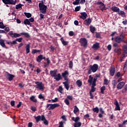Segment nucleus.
Returning <instances> with one entry per match:
<instances>
[{
    "label": "nucleus",
    "instance_id": "obj_1",
    "mask_svg": "<svg viewBox=\"0 0 127 127\" xmlns=\"http://www.w3.org/2000/svg\"><path fill=\"white\" fill-rule=\"evenodd\" d=\"M34 118L35 120H36V122L38 123L40 121H42V122H43L44 125H46V126H48V121L46 120V118H45V116L44 115H39L38 116H34Z\"/></svg>",
    "mask_w": 127,
    "mask_h": 127
},
{
    "label": "nucleus",
    "instance_id": "obj_2",
    "mask_svg": "<svg viewBox=\"0 0 127 127\" xmlns=\"http://www.w3.org/2000/svg\"><path fill=\"white\" fill-rule=\"evenodd\" d=\"M39 7L40 10H41V12L42 13H43L44 14H45L46 13V10L47 9V6L46 5L44 4L43 2L42 3H39Z\"/></svg>",
    "mask_w": 127,
    "mask_h": 127
},
{
    "label": "nucleus",
    "instance_id": "obj_3",
    "mask_svg": "<svg viewBox=\"0 0 127 127\" xmlns=\"http://www.w3.org/2000/svg\"><path fill=\"white\" fill-rule=\"evenodd\" d=\"M35 84L36 85H34V86L36 88V89H39L40 90L44 91V84L41 81H36L35 82Z\"/></svg>",
    "mask_w": 127,
    "mask_h": 127
},
{
    "label": "nucleus",
    "instance_id": "obj_4",
    "mask_svg": "<svg viewBox=\"0 0 127 127\" xmlns=\"http://www.w3.org/2000/svg\"><path fill=\"white\" fill-rule=\"evenodd\" d=\"M125 39V36L124 34H121L119 36H117L115 38V41L117 43H121V42H124Z\"/></svg>",
    "mask_w": 127,
    "mask_h": 127
},
{
    "label": "nucleus",
    "instance_id": "obj_5",
    "mask_svg": "<svg viewBox=\"0 0 127 127\" xmlns=\"http://www.w3.org/2000/svg\"><path fill=\"white\" fill-rule=\"evenodd\" d=\"M79 42L81 46L83 47H87L88 46V41L85 38H81L79 40Z\"/></svg>",
    "mask_w": 127,
    "mask_h": 127
},
{
    "label": "nucleus",
    "instance_id": "obj_6",
    "mask_svg": "<svg viewBox=\"0 0 127 127\" xmlns=\"http://www.w3.org/2000/svg\"><path fill=\"white\" fill-rule=\"evenodd\" d=\"M89 68L93 73H96L98 71V69H99V65L97 64H94L93 65H90Z\"/></svg>",
    "mask_w": 127,
    "mask_h": 127
},
{
    "label": "nucleus",
    "instance_id": "obj_7",
    "mask_svg": "<svg viewBox=\"0 0 127 127\" xmlns=\"http://www.w3.org/2000/svg\"><path fill=\"white\" fill-rule=\"evenodd\" d=\"M96 4H98L99 6V8L100 10L102 11H104V10H107V8H106V6L105 4L102 1H98L96 3Z\"/></svg>",
    "mask_w": 127,
    "mask_h": 127
},
{
    "label": "nucleus",
    "instance_id": "obj_8",
    "mask_svg": "<svg viewBox=\"0 0 127 127\" xmlns=\"http://www.w3.org/2000/svg\"><path fill=\"white\" fill-rule=\"evenodd\" d=\"M8 35L12 38H13V37L16 38L17 37H20V36H21V33L20 34H17L16 33H13V31H11L8 33Z\"/></svg>",
    "mask_w": 127,
    "mask_h": 127
},
{
    "label": "nucleus",
    "instance_id": "obj_9",
    "mask_svg": "<svg viewBox=\"0 0 127 127\" xmlns=\"http://www.w3.org/2000/svg\"><path fill=\"white\" fill-rule=\"evenodd\" d=\"M123 54H122V58L127 57V45H123Z\"/></svg>",
    "mask_w": 127,
    "mask_h": 127
},
{
    "label": "nucleus",
    "instance_id": "obj_10",
    "mask_svg": "<svg viewBox=\"0 0 127 127\" xmlns=\"http://www.w3.org/2000/svg\"><path fill=\"white\" fill-rule=\"evenodd\" d=\"M4 4H15L16 1L13 0H2Z\"/></svg>",
    "mask_w": 127,
    "mask_h": 127
},
{
    "label": "nucleus",
    "instance_id": "obj_11",
    "mask_svg": "<svg viewBox=\"0 0 127 127\" xmlns=\"http://www.w3.org/2000/svg\"><path fill=\"white\" fill-rule=\"evenodd\" d=\"M109 72L110 76L113 77V76H114L115 75V73H116V67H115V66L113 65L110 67Z\"/></svg>",
    "mask_w": 127,
    "mask_h": 127
},
{
    "label": "nucleus",
    "instance_id": "obj_12",
    "mask_svg": "<svg viewBox=\"0 0 127 127\" xmlns=\"http://www.w3.org/2000/svg\"><path fill=\"white\" fill-rule=\"evenodd\" d=\"M6 78L8 81H12L13 80V78H14L15 76L13 74H11L8 72H6Z\"/></svg>",
    "mask_w": 127,
    "mask_h": 127
},
{
    "label": "nucleus",
    "instance_id": "obj_13",
    "mask_svg": "<svg viewBox=\"0 0 127 127\" xmlns=\"http://www.w3.org/2000/svg\"><path fill=\"white\" fill-rule=\"evenodd\" d=\"M115 77H118V78H120V77H121L118 80V83H120V82H121V81H123V78L122 77H123V76H124V75L121 74V72L118 71L117 72L116 74L115 75Z\"/></svg>",
    "mask_w": 127,
    "mask_h": 127
},
{
    "label": "nucleus",
    "instance_id": "obj_14",
    "mask_svg": "<svg viewBox=\"0 0 127 127\" xmlns=\"http://www.w3.org/2000/svg\"><path fill=\"white\" fill-rule=\"evenodd\" d=\"M91 22H92V20L91 19V18H89L85 19L83 23L85 24V25H87V26H89V25L91 24Z\"/></svg>",
    "mask_w": 127,
    "mask_h": 127
},
{
    "label": "nucleus",
    "instance_id": "obj_15",
    "mask_svg": "<svg viewBox=\"0 0 127 127\" xmlns=\"http://www.w3.org/2000/svg\"><path fill=\"white\" fill-rule=\"evenodd\" d=\"M60 106L59 104H51L50 107L49 108L48 110L50 111V110H54L55 108H57V107H59Z\"/></svg>",
    "mask_w": 127,
    "mask_h": 127
},
{
    "label": "nucleus",
    "instance_id": "obj_16",
    "mask_svg": "<svg viewBox=\"0 0 127 127\" xmlns=\"http://www.w3.org/2000/svg\"><path fill=\"white\" fill-rule=\"evenodd\" d=\"M50 74L53 78H55V77H56V75H57V69L51 70L50 71Z\"/></svg>",
    "mask_w": 127,
    "mask_h": 127
},
{
    "label": "nucleus",
    "instance_id": "obj_17",
    "mask_svg": "<svg viewBox=\"0 0 127 127\" xmlns=\"http://www.w3.org/2000/svg\"><path fill=\"white\" fill-rule=\"evenodd\" d=\"M80 14L81 15L80 16V18H81V19H86L88 16V14L87 13H86V12H81Z\"/></svg>",
    "mask_w": 127,
    "mask_h": 127
},
{
    "label": "nucleus",
    "instance_id": "obj_18",
    "mask_svg": "<svg viewBox=\"0 0 127 127\" xmlns=\"http://www.w3.org/2000/svg\"><path fill=\"white\" fill-rule=\"evenodd\" d=\"M92 48L94 49V50H98L99 48H100V43L96 42L92 46Z\"/></svg>",
    "mask_w": 127,
    "mask_h": 127
},
{
    "label": "nucleus",
    "instance_id": "obj_19",
    "mask_svg": "<svg viewBox=\"0 0 127 127\" xmlns=\"http://www.w3.org/2000/svg\"><path fill=\"white\" fill-rule=\"evenodd\" d=\"M114 105L116 106L115 111H121V107H120V105L119 104V102H118V100H115Z\"/></svg>",
    "mask_w": 127,
    "mask_h": 127
},
{
    "label": "nucleus",
    "instance_id": "obj_20",
    "mask_svg": "<svg viewBox=\"0 0 127 127\" xmlns=\"http://www.w3.org/2000/svg\"><path fill=\"white\" fill-rule=\"evenodd\" d=\"M125 82L122 81V82H120L119 83H118V84L117 86V89H123V87H124V86H125Z\"/></svg>",
    "mask_w": 127,
    "mask_h": 127
},
{
    "label": "nucleus",
    "instance_id": "obj_21",
    "mask_svg": "<svg viewBox=\"0 0 127 127\" xmlns=\"http://www.w3.org/2000/svg\"><path fill=\"white\" fill-rule=\"evenodd\" d=\"M0 45L3 48L7 49L6 46L5 45V43H4V40L0 39Z\"/></svg>",
    "mask_w": 127,
    "mask_h": 127
},
{
    "label": "nucleus",
    "instance_id": "obj_22",
    "mask_svg": "<svg viewBox=\"0 0 127 127\" xmlns=\"http://www.w3.org/2000/svg\"><path fill=\"white\" fill-rule=\"evenodd\" d=\"M119 15H121L122 17H126L127 15H126V12L123 10H119L118 12Z\"/></svg>",
    "mask_w": 127,
    "mask_h": 127
},
{
    "label": "nucleus",
    "instance_id": "obj_23",
    "mask_svg": "<svg viewBox=\"0 0 127 127\" xmlns=\"http://www.w3.org/2000/svg\"><path fill=\"white\" fill-rule=\"evenodd\" d=\"M111 10L114 11V12H118L120 11V8L117 7V6H113L111 8Z\"/></svg>",
    "mask_w": 127,
    "mask_h": 127
},
{
    "label": "nucleus",
    "instance_id": "obj_24",
    "mask_svg": "<svg viewBox=\"0 0 127 127\" xmlns=\"http://www.w3.org/2000/svg\"><path fill=\"white\" fill-rule=\"evenodd\" d=\"M54 79L56 80V81H60L61 79H62V76L61 75V74L58 73L56 75V76L54 77Z\"/></svg>",
    "mask_w": 127,
    "mask_h": 127
},
{
    "label": "nucleus",
    "instance_id": "obj_25",
    "mask_svg": "<svg viewBox=\"0 0 127 127\" xmlns=\"http://www.w3.org/2000/svg\"><path fill=\"white\" fill-rule=\"evenodd\" d=\"M30 52V44H28L26 46V54H28Z\"/></svg>",
    "mask_w": 127,
    "mask_h": 127
},
{
    "label": "nucleus",
    "instance_id": "obj_26",
    "mask_svg": "<svg viewBox=\"0 0 127 127\" xmlns=\"http://www.w3.org/2000/svg\"><path fill=\"white\" fill-rule=\"evenodd\" d=\"M24 24H25V25H30V26H31V25H32V24L31 23H30V21H29L28 19H25L24 20Z\"/></svg>",
    "mask_w": 127,
    "mask_h": 127
},
{
    "label": "nucleus",
    "instance_id": "obj_27",
    "mask_svg": "<svg viewBox=\"0 0 127 127\" xmlns=\"http://www.w3.org/2000/svg\"><path fill=\"white\" fill-rule=\"evenodd\" d=\"M114 52L115 53H117V54L118 55H121V54H122V49H121L116 48L114 50Z\"/></svg>",
    "mask_w": 127,
    "mask_h": 127
},
{
    "label": "nucleus",
    "instance_id": "obj_28",
    "mask_svg": "<svg viewBox=\"0 0 127 127\" xmlns=\"http://www.w3.org/2000/svg\"><path fill=\"white\" fill-rule=\"evenodd\" d=\"M62 76L63 77V78L68 77L69 76V72H68L67 70H65L64 72L62 73Z\"/></svg>",
    "mask_w": 127,
    "mask_h": 127
},
{
    "label": "nucleus",
    "instance_id": "obj_29",
    "mask_svg": "<svg viewBox=\"0 0 127 127\" xmlns=\"http://www.w3.org/2000/svg\"><path fill=\"white\" fill-rule=\"evenodd\" d=\"M36 61L38 63H41V61H42V55H40L38 56L36 59Z\"/></svg>",
    "mask_w": 127,
    "mask_h": 127
},
{
    "label": "nucleus",
    "instance_id": "obj_30",
    "mask_svg": "<svg viewBox=\"0 0 127 127\" xmlns=\"http://www.w3.org/2000/svg\"><path fill=\"white\" fill-rule=\"evenodd\" d=\"M61 41L62 43L63 44V45H64V46H66V45H68V42L65 41V40H64V38H61Z\"/></svg>",
    "mask_w": 127,
    "mask_h": 127
},
{
    "label": "nucleus",
    "instance_id": "obj_31",
    "mask_svg": "<svg viewBox=\"0 0 127 127\" xmlns=\"http://www.w3.org/2000/svg\"><path fill=\"white\" fill-rule=\"evenodd\" d=\"M63 85H64V88H65L66 90L67 91L69 90V82H63Z\"/></svg>",
    "mask_w": 127,
    "mask_h": 127
},
{
    "label": "nucleus",
    "instance_id": "obj_32",
    "mask_svg": "<svg viewBox=\"0 0 127 127\" xmlns=\"http://www.w3.org/2000/svg\"><path fill=\"white\" fill-rule=\"evenodd\" d=\"M30 100L32 102H33L34 103H37V99L35 98V96H32L30 97Z\"/></svg>",
    "mask_w": 127,
    "mask_h": 127
},
{
    "label": "nucleus",
    "instance_id": "obj_33",
    "mask_svg": "<svg viewBox=\"0 0 127 127\" xmlns=\"http://www.w3.org/2000/svg\"><path fill=\"white\" fill-rule=\"evenodd\" d=\"M76 85H77L78 87H79V88L81 87L82 86V82L81 81V80H77L76 81Z\"/></svg>",
    "mask_w": 127,
    "mask_h": 127
},
{
    "label": "nucleus",
    "instance_id": "obj_34",
    "mask_svg": "<svg viewBox=\"0 0 127 127\" xmlns=\"http://www.w3.org/2000/svg\"><path fill=\"white\" fill-rule=\"evenodd\" d=\"M81 126H82L81 122H76L74 124V127H81Z\"/></svg>",
    "mask_w": 127,
    "mask_h": 127
},
{
    "label": "nucleus",
    "instance_id": "obj_35",
    "mask_svg": "<svg viewBox=\"0 0 127 127\" xmlns=\"http://www.w3.org/2000/svg\"><path fill=\"white\" fill-rule=\"evenodd\" d=\"M90 30L92 33L94 34L95 33V32L96 31V28L94 27H93L92 26H90Z\"/></svg>",
    "mask_w": 127,
    "mask_h": 127
},
{
    "label": "nucleus",
    "instance_id": "obj_36",
    "mask_svg": "<svg viewBox=\"0 0 127 127\" xmlns=\"http://www.w3.org/2000/svg\"><path fill=\"white\" fill-rule=\"evenodd\" d=\"M87 82H88V83H89L90 85H91V84H92V83L93 82V77L92 76V75H89V79H88Z\"/></svg>",
    "mask_w": 127,
    "mask_h": 127
},
{
    "label": "nucleus",
    "instance_id": "obj_37",
    "mask_svg": "<svg viewBox=\"0 0 127 127\" xmlns=\"http://www.w3.org/2000/svg\"><path fill=\"white\" fill-rule=\"evenodd\" d=\"M106 90V86H103L100 88L101 93L102 94H105V91Z\"/></svg>",
    "mask_w": 127,
    "mask_h": 127
},
{
    "label": "nucleus",
    "instance_id": "obj_38",
    "mask_svg": "<svg viewBox=\"0 0 127 127\" xmlns=\"http://www.w3.org/2000/svg\"><path fill=\"white\" fill-rule=\"evenodd\" d=\"M127 61L125 63V64L123 67V71L125 72H127Z\"/></svg>",
    "mask_w": 127,
    "mask_h": 127
},
{
    "label": "nucleus",
    "instance_id": "obj_39",
    "mask_svg": "<svg viewBox=\"0 0 127 127\" xmlns=\"http://www.w3.org/2000/svg\"><path fill=\"white\" fill-rule=\"evenodd\" d=\"M97 78H94L93 79V82H92V86L91 87H95V86L96 85V82H97Z\"/></svg>",
    "mask_w": 127,
    "mask_h": 127
},
{
    "label": "nucleus",
    "instance_id": "obj_40",
    "mask_svg": "<svg viewBox=\"0 0 127 127\" xmlns=\"http://www.w3.org/2000/svg\"><path fill=\"white\" fill-rule=\"evenodd\" d=\"M21 35H24V36L27 38H28L30 37V35H29L28 33H21Z\"/></svg>",
    "mask_w": 127,
    "mask_h": 127
},
{
    "label": "nucleus",
    "instance_id": "obj_41",
    "mask_svg": "<svg viewBox=\"0 0 127 127\" xmlns=\"http://www.w3.org/2000/svg\"><path fill=\"white\" fill-rule=\"evenodd\" d=\"M24 13L25 16H26V17H27V18H30V17H31V16H32V15L30 13L24 12Z\"/></svg>",
    "mask_w": 127,
    "mask_h": 127
},
{
    "label": "nucleus",
    "instance_id": "obj_42",
    "mask_svg": "<svg viewBox=\"0 0 127 127\" xmlns=\"http://www.w3.org/2000/svg\"><path fill=\"white\" fill-rule=\"evenodd\" d=\"M78 112H79V108H78L77 106L75 105V106H74L73 113H74V114H77V113H78Z\"/></svg>",
    "mask_w": 127,
    "mask_h": 127
},
{
    "label": "nucleus",
    "instance_id": "obj_43",
    "mask_svg": "<svg viewBox=\"0 0 127 127\" xmlns=\"http://www.w3.org/2000/svg\"><path fill=\"white\" fill-rule=\"evenodd\" d=\"M58 92H59L61 94H63L62 92L63 91V87L61 86H60L59 88L58 89Z\"/></svg>",
    "mask_w": 127,
    "mask_h": 127
},
{
    "label": "nucleus",
    "instance_id": "obj_44",
    "mask_svg": "<svg viewBox=\"0 0 127 127\" xmlns=\"http://www.w3.org/2000/svg\"><path fill=\"white\" fill-rule=\"evenodd\" d=\"M15 8L16 9H19L20 8H22V4H21V3H19L18 4H17L16 5Z\"/></svg>",
    "mask_w": 127,
    "mask_h": 127
},
{
    "label": "nucleus",
    "instance_id": "obj_45",
    "mask_svg": "<svg viewBox=\"0 0 127 127\" xmlns=\"http://www.w3.org/2000/svg\"><path fill=\"white\" fill-rule=\"evenodd\" d=\"M92 111L94 112V113H96V114H98V113H99V108L98 107H95L92 109Z\"/></svg>",
    "mask_w": 127,
    "mask_h": 127
},
{
    "label": "nucleus",
    "instance_id": "obj_46",
    "mask_svg": "<svg viewBox=\"0 0 127 127\" xmlns=\"http://www.w3.org/2000/svg\"><path fill=\"white\" fill-rule=\"evenodd\" d=\"M80 3V0H75V1L72 2V4H74V5H78Z\"/></svg>",
    "mask_w": 127,
    "mask_h": 127
},
{
    "label": "nucleus",
    "instance_id": "obj_47",
    "mask_svg": "<svg viewBox=\"0 0 127 127\" xmlns=\"http://www.w3.org/2000/svg\"><path fill=\"white\" fill-rule=\"evenodd\" d=\"M4 27H5V26L3 25V23L2 22H0V28L3 29H4Z\"/></svg>",
    "mask_w": 127,
    "mask_h": 127
},
{
    "label": "nucleus",
    "instance_id": "obj_48",
    "mask_svg": "<svg viewBox=\"0 0 127 127\" xmlns=\"http://www.w3.org/2000/svg\"><path fill=\"white\" fill-rule=\"evenodd\" d=\"M69 68L72 69L73 68V62L70 61L69 63Z\"/></svg>",
    "mask_w": 127,
    "mask_h": 127
},
{
    "label": "nucleus",
    "instance_id": "obj_49",
    "mask_svg": "<svg viewBox=\"0 0 127 127\" xmlns=\"http://www.w3.org/2000/svg\"><path fill=\"white\" fill-rule=\"evenodd\" d=\"M39 99H43V101H45V98H44V96H42V94H40L38 96Z\"/></svg>",
    "mask_w": 127,
    "mask_h": 127
},
{
    "label": "nucleus",
    "instance_id": "obj_50",
    "mask_svg": "<svg viewBox=\"0 0 127 127\" xmlns=\"http://www.w3.org/2000/svg\"><path fill=\"white\" fill-rule=\"evenodd\" d=\"M64 103L67 105V106H69V105H70V102H69V100H68V99H65L64 100Z\"/></svg>",
    "mask_w": 127,
    "mask_h": 127
},
{
    "label": "nucleus",
    "instance_id": "obj_51",
    "mask_svg": "<svg viewBox=\"0 0 127 127\" xmlns=\"http://www.w3.org/2000/svg\"><path fill=\"white\" fill-rule=\"evenodd\" d=\"M81 9V6H77L75 8V11H79Z\"/></svg>",
    "mask_w": 127,
    "mask_h": 127
},
{
    "label": "nucleus",
    "instance_id": "obj_52",
    "mask_svg": "<svg viewBox=\"0 0 127 127\" xmlns=\"http://www.w3.org/2000/svg\"><path fill=\"white\" fill-rule=\"evenodd\" d=\"M95 91H96V88L91 86V88L90 92L91 93H94V92H95Z\"/></svg>",
    "mask_w": 127,
    "mask_h": 127
},
{
    "label": "nucleus",
    "instance_id": "obj_53",
    "mask_svg": "<svg viewBox=\"0 0 127 127\" xmlns=\"http://www.w3.org/2000/svg\"><path fill=\"white\" fill-rule=\"evenodd\" d=\"M65 82H63V83H69V79L68 78V77H64Z\"/></svg>",
    "mask_w": 127,
    "mask_h": 127
},
{
    "label": "nucleus",
    "instance_id": "obj_54",
    "mask_svg": "<svg viewBox=\"0 0 127 127\" xmlns=\"http://www.w3.org/2000/svg\"><path fill=\"white\" fill-rule=\"evenodd\" d=\"M22 40H23V38L21 37L16 39V41H17L18 42H22Z\"/></svg>",
    "mask_w": 127,
    "mask_h": 127
},
{
    "label": "nucleus",
    "instance_id": "obj_55",
    "mask_svg": "<svg viewBox=\"0 0 127 127\" xmlns=\"http://www.w3.org/2000/svg\"><path fill=\"white\" fill-rule=\"evenodd\" d=\"M67 99H68V100H70V101H73V96L68 95L67 96Z\"/></svg>",
    "mask_w": 127,
    "mask_h": 127
},
{
    "label": "nucleus",
    "instance_id": "obj_56",
    "mask_svg": "<svg viewBox=\"0 0 127 127\" xmlns=\"http://www.w3.org/2000/svg\"><path fill=\"white\" fill-rule=\"evenodd\" d=\"M107 49L108 51H111L112 50V45H108L107 46Z\"/></svg>",
    "mask_w": 127,
    "mask_h": 127
},
{
    "label": "nucleus",
    "instance_id": "obj_57",
    "mask_svg": "<svg viewBox=\"0 0 127 127\" xmlns=\"http://www.w3.org/2000/svg\"><path fill=\"white\" fill-rule=\"evenodd\" d=\"M16 40L13 41L12 42H11V46H12L13 45L17 44V43L16 42Z\"/></svg>",
    "mask_w": 127,
    "mask_h": 127
},
{
    "label": "nucleus",
    "instance_id": "obj_58",
    "mask_svg": "<svg viewBox=\"0 0 127 127\" xmlns=\"http://www.w3.org/2000/svg\"><path fill=\"white\" fill-rule=\"evenodd\" d=\"M10 105H11V107H14V106L15 105V102L13 100L11 101L10 102Z\"/></svg>",
    "mask_w": 127,
    "mask_h": 127
},
{
    "label": "nucleus",
    "instance_id": "obj_59",
    "mask_svg": "<svg viewBox=\"0 0 127 127\" xmlns=\"http://www.w3.org/2000/svg\"><path fill=\"white\" fill-rule=\"evenodd\" d=\"M112 85L114 86V87H115V86H116V84H118V82H117V81H116V80H114L112 81Z\"/></svg>",
    "mask_w": 127,
    "mask_h": 127
},
{
    "label": "nucleus",
    "instance_id": "obj_60",
    "mask_svg": "<svg viewBox=\"0 0 127 127\" xmlns=\"http://www.w3.org/2000/svg\"><path fill=\"white\" fill-rule=\"evenodd\" d=\"M79 121H80V117H76L74 120L75 123H78V122H79Z\"/></svg>",
    "mask_w": 127,
    "mask_h": 127
},
{
    "label": "nucleus",
    "instance_id": "obj_61",
    "mask_svg": "<svg viewBox=\"0 0 127 127\" xmlns=\"http://www.w3.org/2000/svg\"><path fill=\"white\" fill-rule=\"evenodd\" d=\"M109 84V80L107 78L104 79V85H108Z\"/></svg>",
    "mask_w": 127,
    "mask_h": 127
},
{
    "label": "nucleus",
    "instance_id": "obj_62",
    "mask_svg": "<svg viewBox=\"0 0 127 127\" xmlns=\"http://www.w3.org/2000/svg\"><path fill=\"white\" fill-rule=\"evenodd\" d=\"M4 28L5 31H6V32H8L9 31V27H6V26H5V27Z\"/></svg>",
    "mask_w": 127,
    "mask_h": 127
},
{
    "label": "nucleus",
    "instance_id": "obj_63",
    "mask_svg": "<svg viewBox=\"0 0 127 127\" xmlns=\"http://www.w3.org/2000/svg\"><path fill=\"white\" fill-rule=\"evenodd\" d=\"M68 34L69 36H73L74 35V32L70 31L69 32Z\"/></svg>",
    "mask_w": 127,
    "mask_h": 127
},
{
    "label": "nucleus",
    "instance_id": "obj_64",
    "mask_svg": "<svg viewBox=\"0 0 127 127\" xmlns=\"http://www.w3.org/2000/svg\"><path fill=\"white\" fill-rule=\"evenodd\" d=\"M59 127H64L63 126V122L62 121V122H60Z\"/></svg>",
    "mask_w": 127,
    "mask_h": 127
}]
</instances>
